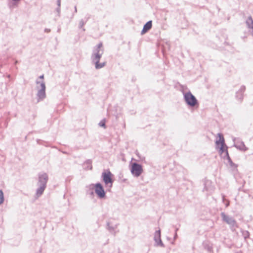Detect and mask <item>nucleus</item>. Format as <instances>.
Segmentation results:
<instances>
[{"mask_svg":"<svg viewBox=\"0 0 253 253\" xmlns=\"http://www.w3.org/2000/svg\"><path fill=\"white\" fill-rule=\"evenodd\" d=\"M113 176V174L109 170H104L102 174L103 181L106 185H108L110 187L112 186Z\"/></svg>","mask_w":253,"mask_h":253,"instance_id":"nucleus-1","label":"nucleus"},{"mask_svg":"<svg viewBox=\"0 0 253 253\" xmlns=\"http://www.w3.org/2000/svg\"><path fill=\"white\" fill-rule=\"evenodd\" d=\"M219 140L216 141V147L219 149L220 154H221L224 152H226L227 155H228L227 150V147L224 144V139L223 136L219 133L218 134Z\"/></svg>","mask_w":253,"mask_h":253,"instance_id":"nucleus-2","label":"nucleus"},{"mask_svg":"<svg viewBox=\"0 0 253 253\" xmlns=\"http://www.w3.org/2000/svg\"><path fill=\"white\" fill-rule=\"evenodd\" d=\"M102 47V43H100L97 45V48L95 49L96 53H94V60L95 61V68L96 69L101 68L104 66V63L99 64V60L100 58L101 55L99 54V51Z\"/></svg>","mask_w":253,"mask_h":253,"instance_id":"nucleus-3","label":"nucleus"},{"mask_svg":"<svg viewBox=\"0 0 253 253\" xmlns=\"http://www.w3.org/2000/svg\"><path fill=\"white\" fill-rule=\"evenodd\" d=\"M184 98L187 103L191 106H194L197 103V100L195 96L190 92L186 93Z\"/></svg>","mask_w":253,"mask_h":253,"instance_id":"nucleus-4","label":"nucleus"},{"mask_svg":"<svg viewBox=\"0 0 253 253\" xmlns=\"http://www.w3.org/2000/svg\"><path fill=\"white\" fill-rule=\"evenodd\" d=\"M131 171L133 175L135 176H139L143 171L141 165L136 163H133L131 165Z\"/></svg>","mask_w":253,"mask_h":253,"instance_id":"nucleus-5","label":"nucleus"},{"mask_svg":"<svg viewBox=\"0 0 253 253\" xmlns=\"http://www.w3.org/2000/svg\"><path fill=\"white\" fill-rule=\"evenodd\" d=\"M95 192L100 198H103L105 195L104 189L100 183H97L94 185Z\"/></svg>","mask_w":253,"mask_h":253,"instance_id":"nucleus-6","label":"nucleus"},{"mask_svg":"<svg viewBox=\"0 0 253 253\" xmlns=\"http://www.w3.org/2000/svg\"><path fill=\"white\" fill-rule=\"evenodd\" d=\"M152 21H149L147 22L144 26L143 28L141 31V34L143 35L148 31L152 28Z\"/></svg>","mask_w":253,"mask_h":253,"instance_id":"nucleus-7","label":"nucleus"},{"mask_svg":"<svg viewBox=\"0 0 253 253\" xmlns=\"http://www.w3.org/2000/svg\"><path fill=\"white\" fill-rule=\"evenodd\" d=\"M41 89L38 92V95L40 98H42L45 96V86L43 82L41 83Z\"/></svg>","mask_w":253,"mask_h":253,"instance_id":"nucleus-8","label":"nucleus"},{"mask_svg":"<svg viewBox=\"0 0 253 253\" xmlns=\"http://www.w3.org/2000/svg\"><path fill=\"white\" fill-rule=\"evenodd\" d=\"M48 177L46 173H43L40 175L39 181L41 182V185H44L46 186V183L47 181Z\"/></svg>","mask_w":253,"mask_h":253,"instance_id":"nucleus-9","label":"nucleus"},{"mask_svg":"<svg viewBox=\"0 0 253 253\" xmlns=\"http://www.w3.org/2000/svg\"><path fill=\"white\" fill-rule=\"evenodd\" d=\"M46 186L44 185H40V187L37 190V197L40 196L42 193L43 192Z\"/></svg>","mask_w":253,"mask_h":253,"instance_id":"nucleus-10","label":"nucleus"},{"mask_svg":"<svg viewBox=\"0 0 253 253\" xmlns=\"http://www.w3.org/2000/svg\"><path fill=\"white\" fill-rule=\"evenodd\" d=\"M4 201L3 194L2 190H0V205Z\"/></svg>","mask_w":253,"mask_h":253,"instance_id":"nucleus-11","label":"nucleus"},{"mask_svg":"<svg viewBox=\"0 0 253 253\" xmlns=\"http://www.w3.org/2000/svg\"><path fill=\"white\" fill-rule=\"evenodd\" d=\"M223 219L224 221H226L227 222H228V217H227L226 215H225L224 214H222Z\"/></svg>","mask_w":253,"mask_h":253,"instance_id":"nucleus-12","label":"nucleus"},{"mask_svg":"<svg viewBox=\"0 0 253 253\" xmlns=\"http://www.w3.org/2000/svg\"><path fill=\"white\" fill-rule=\"evenodd\" d=\"M99 124H100V126L105 127V123L104 122H101Z\"/></svg>","mask_w":253,"mask_h":253,"instance_id":"nucleus-13","label":"nucleus"},{"mask_svg":"<svg viewBox=\"0 0 253 253\" xmlns=\"http://www.w3.org/2000/svg\"><path fill=\"white\" fill-rule=\"evenodd\" d=\"M43 77H44V76L43 75H42V76H41L40 77V78L41 79H43Z\"/></svg>","mask_w":253,"mask_h":253,"instance_id":"nucleus-14","label":"nucleus"}]
</instances>
